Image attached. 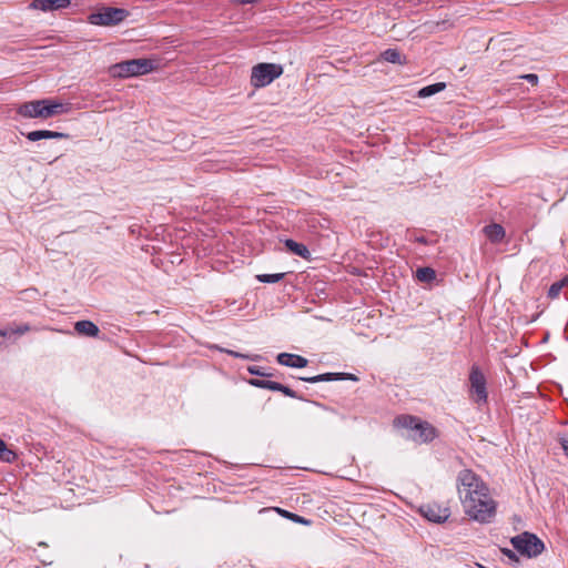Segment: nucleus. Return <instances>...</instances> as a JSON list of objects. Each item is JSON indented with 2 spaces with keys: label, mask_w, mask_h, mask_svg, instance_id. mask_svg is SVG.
<instances>
[{
  "label": "nucleus",
  "mask_w": 568,
  "mask_h": 568,
  "mask_svg": "<svg viewBox=\"0 0 568 568\" xmlns=\"http://www.w3.org/2000/svg\"><path fill=\"white\" fill-rule=\"evenodd\" d=\"M457 488L462 504L471 501L476 496H485L489 493L486 484L471 469H463L457 476Z\"/></svg>",
  "instance_id": "1"
},
{
  "label": "nucleus",
  "mask_w": 568,
  "mask_h": 568,
  "mask_svg": "<svg viewBox=\"0 0 568 568\" xmlns=\"http://www.w3.org/2000/svg\"><path fill=\"white\" fill-rule=\"evenodd\" d=\"M463 506L471 519L481 524L490 523L496 515V503L489 497L488 493H485V496L474 497L471 501Z\"/></svg>",
  "instance_id": "2"
},
{
  "label": "nucleus",
  "mask_w": 568,
  "mask_h": 568,
  "mask_svg": "<svg viewBox=\"0 0 568 568\" xmlns=\"http://www.w3.org/2000/svg\"><path fill=\"white\" fill-rule=\"evenodd\" d=\"M156 68L151 59L140 58L121 61L115 63L112 68V74L119 78H130L143 75L152 72Z\"/></svg>",
  "instance_id": "3"
},
{
  "label": "nucleus",
  "mask_w": 568,
  "mask_h": 568,
  "mask_svg": "<svg viewBox=\"0 0 568 568\" xmlns=\"http://www.w3.org/2000/svg\"><path fill=\"white\" fill-rule=\"evenodd\" d=\"M130 12L123 8L103 6L88 16V22L93 26L114 27L123 22Z\"/></svg>",
  "instance_id": "4"
},
{
  "label": "nucleus",
  "mask_w": 568,
  "mask_h": 568,
  "mask_svg": "<svg viewBox=\"0 0 568 568\" xmlns=\"http://www.w3.org/2000/svg\"><path fill=\"white\" fill-rule=\"evenodd\" d=\"M510 544L517 552L527 558L537 557L545 550L544 541L537 535L529 531L511 537Z\"/></svg>",
  "instance_id": "5"
},
{
  "label": "nucleus",
  "mask_w": 568,
  "mask_h": 568,
  "mask_svg": "<svg viewBox=\"0 0 568 568\" xmlns=\"http://www.w3.org/2000/svg\"><path fill=\"white\" fill-rule=\"evenodd\" d=\"M283 74V67L276 63H257L252 68L251 84L258 89L271 84Z\"/></svg>",
  "instance_id": "6"
},
{
  "label": "nucleus",
  "mask_w": 568,
  "mask_h": 568,
  "mask_svg": "<svg viewBox=\"0 0 568 568\" xmlns=\"http://www.w3.org/2000/svg\"><path fill=\"white\" fill-rule=\"evenodd\" d=\"M468 379L470 398L478 405L486 404L488 400L487 381L478 365H471Z\"/></svg>",
  "instance_id": "7"
},
{
  "label": "nucleus",
  "mask_w": 568,
  "mask_h": 568,
  "mask_svg": "<svg viewBox=\"0 0 568 568\" xmlns=\"http://www.w3.org/2000/svg\"><path fill=\"white\" fill-rule=\"evenodd\" d=\"M420 515L426 518L428 521L435 524L445 523L450 513L447 507H442L438 504H425L419 507Z\"/></svg>",
  "instance_id": "8"
},
{
  "label": "nucleus",
  "mask_w": 568,
  "mask_h": 568,
  "mask_svg": "<svg viewBox=\"0 0 568 568\" xmlns=\"http://www.w3.org/2000/svg\"><path fill=\"white\" fill-rule=\"evenodd\" d=\"M437 429L426 420H420L414 434H408V438L418 444L433 442L437 437Z\"/></svg>",
  "instance_id": "9"
},
{
  "label": "nucleus",
  "mask_w": 568,
  "mask_h": 568,
  "mask_svg": "<svg viewBox=\"0 0 568 568\" xmlns=\"http://www.w3.org/2000/svg\"><path fill=\"white\" fill-rule=\"evenodd\" d=\"M300 381L315 384L320 382H333V381H358V377L351 373H323L311 377H298Z\"/></svg>",
  "instance_id": "10"
},
{
  "label": "nucleus",
  "mask_w": 568,
  "mask_h": 568,
  "mask_svg": "<svg viewBox=\"0 0 568 568\" xmlns=\"http://www.w3.org/2000/svg\"><path fill=\"white\" fill-rule=\"evenodd\" d=\"M71 6V0H32L30 8L43 12L67 9Z\"/></svg>",
  "instance_id": "11"
},
{
  "label": "nucleus",
  "mask_w": 568,
  "mask_h": 568,
  "mask_svg": "<svg viewBox=\"0 0 568 568\" xmlns=\"http://www.w3.org/2000/svg\"><path fill=\"white\" fill-rule=\"evenodd\" d=\"M276 361L280 365L292 367V368H303L308 364V359L292 353H280L276 356Z\"/></svg>",
  "instance_id": "12"
},
{
  "label": "nucleus",
  "mask_w": 568,
  "mask_h": 568,
  "mask_svg": "<svg viewBox=\"0 0 568 568\" xmlns=\"http://www.w3.org/2000/svg\"><path fill=\"white\" fill-rule=\"evenodd\" d=\"M23 136H26L31 142H37L40 140L47 139H69L70 135L68 133L51 131V130H34L30 132H21Z\"/></svg>",
  "instance_id": "13"
},
{
  "label": "nucleus",
  "mask_w": 568,
  "mask_h": 568,
  "mask_svg": "<svg viewBox=\"0 0 568 568\" xmlns=\"http://www.w3.org/2000/svg\"><path fill=\"white\" fill-rule=\"evenodd\" d=\"M42 104V119H49L54 115L62 114L68 111V108L64 103L59 102L53 99H41Z\"/></svg>",
  "instance_id": "14"
},
{
  "label": "nucleus",
  "mask_w": 568,
  "mask_h": 568,
  "mask_svg": "<svg viewBox=\"0 0 568 568\" xmlns=\"http://www.w3.org/2000/svg\"><path fill=\"white\" fill-rule=\"evenodd\" d=\"M43 103L41 100L24 102L18 108V113L24 118L42 119Z\"/></svg>",
  "instance_id": "15"
},
{
  "label": "nucleus",
  "mask_w": 568,
  "mask_h": 568,
  "mask_svg": "<svg viewBox=\"0 0 568 568\" xmlns=\"http://www.w3.org/2000/svg\"><path fill=\"white\" fill-rule=\"evenodd\" d=\"M379 59L385 62L398 65H404L408 62L407 57L402 54V52L396 48H388L384 50L381 52Z\"/></svg>",
  "instance_id": "16"
},
{
  "label": "nucleus",
  "mask_w": 568,
  "mask_h": 568,
  "mask_svg": "<svg viewBox=\"0 0 568 568\" xmlns=\"http://www.w3.org/2000/svg\"><path fill=\"white\" fill-rule=\"evenodd\" d=\"M74 329L78 334L89 337H97L100 333V328L92 321L82 320L74 324Z\"/></svg>",
  "instance_id": "17"
},
{
  "label": "nucleus",
  "mask_w": 568,
  "mask_h": 568,
  "mask_svg": "<svg viewBox=\"0 0 568 568\" xmlns=\"http://www.w3.org/2000/svg\"><path fill=\"white\" fill-rule=\"evenodd\" d=\"M280 392L287 396V397H291V398H295V399H300V400H305V402H308L307 398H305L303 395L298 394L297 392H295L294 389H292L291 387L282 384L281 385V388H280ZM311 404H313L314 406L318 407V408H322L324 410H327V412H331V413H336V410L332 407H328L317 400H310Z\"/></svg>",
  "instance_id": "18"
},
{
  "label": "nucleus",
  "mask_w": 568,
  "mask_h": 568,
  "mask_svg": "<svg viewBox=\"0 0 568 568\" xmlns=\"http://www.w3.org/2000/svg\"><path fill=\"white\" fill-rule=\"evenodd\" d=\"M420 418L412 415H399L395 418L394 423L398 427L406 428L409 434H414L420 423Z\"/></svg>",
  "instance_id": "19"
},
{
  "label": "nucleus",
  "mask_w": 568,
  "mask_h": 568,
  "mask_svg": "<svg viewBox=\"0 0 568 568\" xmlns=\"http://www.w3.org/2000/svg\"><path fill=\"white\" fill-rule=\"evenodd\" d=\"M484 233L493 243H499L505 237V229L497 223L488 224L484 227Z\"/></svg>",
  "instance_id": "20"
},
{
  "label": "nucleus",
  "mask_w": 568,
  "mask_h": 568,
  "mask_svg": "<svg viewBox=\"0 0 568 568\" xmlns=\"http://www.w3.org/2000/svg\"><path fill=\"white\" fill-rule=\"evenodd\" d=\"M284 244H285V247L287 248V251L291 252L292 254L297 255L303 258H306V260H308L311 257L310 250L303 243L296 242L292 239H287V240H285Z\"/></svg>",
  "instance_id": "21"
},
{
  "label": "nucleus",
  "mask_w": 568,
  "mask_h": 568,
  "mask_svg": "<svg viewBox=\"0 0 568 568\" xmlns=\"http://www.w3.org/2000/svg\"><path fill=\"white\" fill-rule=\"evenodd\" d=\"M31 329L30 325L27 323H12L7 325L6 327H2V339L9 338L12 335H22Z\"/></svg>",
  "instance_id": "22"
},
{
  "label": "nucleus",
  "mask_w": 568,
  "mask_h": 568,
  "mask_svg": "<svg viewBox=\"0 0 568 568\" xmlns=\"http://www.w3.org/2000/svg\"><path fill=\"white\" fill-rule=\"evenodd\" d=\"M445 88H446L445 82H436V83H433V84H429V85H426V87H423L422 89H419L417 92V97L422 98V99L429 98L436 93L442 92Z\"/></svg>",
  "instance_id": "23"
},
{
  "label": "nucleus",
  "mask_w": 568,
  "mask_h": 568,
  "mask_svg": "<svg viewBox=\"0 0 568 568\" xmlns=\"http://www.w3.org/2000/svg\"><path fill=\"white\" fill-rule=\"evenodd\" d=\"M436 271L429 266L418 267L416 270V278L423 283H432L436 280Z\"/></svg>",
  "instance_id": "24"
},
{
  "label": "nucleus",
  "mask_w": 568,
  "mask_h": 568,
  "mask_svg": "<svg viewBox=\"0 0 568 568\" xmlns=\"http://www.w3.org/2000/svg\"><path fill=\"white\" fill-rule=\"evenodd\" d=\"M286 273H274V274H257L255 278L260 283L273 284L282 281L285 277Z\"/></svg>",
  "instance_id": "25"
},
{
  "label": "nucleus",
  "mask_w": 568,
  "mask_h": 568,
  "mask_svg": "<svg viewBox=\"0 0 568 568\" xmlns=\"http://www.w3.org/2000/svg\"><path fill=\"white\" fill-rule=\"evenodd\" d=\"M278 514H281L284 518L291 519L294 523L302 524V525H310L311 520L306 519L305 517H302L297 514L291 513L288 510L282 509V508H275Z\"/></svg>",
  "instance_id": "26"
},
{
  "label": "nucleus",
  "mask_w": 568,
  "mask_h": 568,
  "mask_svg": "<svg viewBox=\"0 0 568 568\" xmlns=\"http://www.w3.org/2000/svg\"><path fill=\"white\" fill-rule=\"evenodd\" d=\"M568 282V276L561 281H558V282H555L550 285L549 290H548V297L549 298H556L559 296L561 290L564 288V286L567 284Z\"/></svg>",
  "instance_id": "27"
},
{
  "label": "nucleus",
  "mask_w": 568,
  "mask_h": 568,
  "mask_svg": "<svg viewBox=\"0 0 568 568\" xmlns=\"http://www.w3.org/2000/svg\"><path fill=\"white\" fill-rule=\"evenodd\" d=\"M220 352L226 353L235 358H243V359H250V361H258L261 358L260 355H250V354H243L236 351L226 349L222 347H217Z\"/></svg>",
  "instance_id": "28"
},
{
  "label": "nucleus",
  "mask_w": 568,
  "mask_h": 568,
  "mask_svg": "<svg viewBox=\"0 0 568 568\" xmlns=\"http://www.w3.org/2000/svg\"><path fill=\"white\" fill-rule=\"evenodd\" d=\"M17 458L18 454L10 449L2 440V463H13Z\"/></svg>",
  "instance_id": "29"
},
{
  "label": "nucleus",
  "mask_w": 568,
  "mask_h": 568,
  "mask_svg": "<svg viewBox=\"0 0 568 568\" xmlns=\"http://www.w3.org/2000/svg\"><path fill=\"white\" fill-rule=\"evenodd\" d=\"M247 372L251 375H254V376H261V377H272V376H274L273 373L264 372V368L261 367V366H248L247 367Z\"/></svg>",
  "instance_id": "30"
},
{
  "label": "nucleus",
  "mask_w": 568,
  "mask_h": 568,
  "mask_svg": "<svg viewBox=\"0 0 568 568\" xmlns=\"http://www.w3.org/2000/svg\"><path fill=\"white\" fill-rule=\"evenodd\" d=\"M409 240L423 245H433L437 242L436 240H430L427 236L416 234L410 235Z\"/></svg>",
  "instance_id": "31"
},
{
  "label": "nucleus",
  "mask_w": 568,
  "mask_h": 568,
  "mask_svg": "<svg viewBox=\"0 0 568 568\" xmlns=\"http://www.w3.org/2000/svg\"><path fill=\"white\" fill-rule=\"evenodd\" d=\"M267 381L268 379L264 378H252L248 381V384L257 388L266 389Z\"/></svg>",
  "instance_id": "32"
},
{
  "label": "nucleus",
  "mask_w": 568,
  "mask_h": 568,
  "mask_svg": "<svg viewBox=\"0 0 568 568\" xmlns=\"http://www.w3.org/2000/svg\"><path fill=\"white\" fill-rule=\"evenodd\" d=\"M558 443L564 452V455L568 458V436L559 435Z\"/></svg>",
  "instance_id": "33"
},
{
  "label": "nucleus",
  "mask_w": 568,
  "mask_h": 568,
  "mask_svg": "<svg viewBox=\"0 0 568 568\" xmlns=\"http://www.w3.org/2000/svg\"><path fill=\"white\" fill-rule=\"evenodd\" d=\"M500 551H501V554L504 556H506L511 561H516L517 562L519 560L517 554L514 550L509 549V548H501Z\"/></svg>",
  "instance_id": "34"
},
{
  "label": "nucleus",
  "mask_w": 568,
  "mask_h": 568,
  "mask_svg": "<svg viewBox=\"0 0 568 568\" xmlns=\"http://www.w3.org/2000/svg\"><path fill=\"white\" fill-rule=\"evenodd\" d=\"M520 78L526 80L531 85H536L538 83V75L535 73H527L521 75Z\"/></svg>",
  "instance_id": "35"
},
{
  "label": "nucleus",
  "mask_w": 568,
  "mask_h": 568,
  "mask_svg": "<svg viewBox=\"0 0 568 568\" xmlns=\"http://www.w3.org/2000/svg\"><path fill=\"white\" fill-rule=\"evenodd\" d=\"M281 385L282 384L278 382L267 381L266 389L273 390V392H280Z\"/></svg>",
  "instance_id": "36"
},
{
  "label": "nucleus",
  "mask_w": 568,
  "mask_h": 568,
  "mask_svg": "<svg viewBox=\"0 0 568 568\" xmlns=\"http://www.w3.org/2000/svg\"><path fill=\"white\" fill-rule=\"evenodd\" d=\"M9 499H12V497L9 496L7 493H2V500H1L2 507H4L6 505L9 504Z\"/></svg>",
  "instance_id": "37"
},
{
  "label": "nucleus",
  "mask_w": 568,
  "mask_h": 568,
  "mask_svg": "<svg viewBox=\"0 0 568 568\" xmlns=\"http://www.w3.org/2000/svg\"><path fill=\"white\" fill-rule=\"evenodd\" d=\"M41 562H42L43 565H50V564L52 562V560L47 561V560L42 559V560H41Z\"/></svg>",
  "instance_id": "38"
},
{
  "label": "nucleus",
  "mask_w": 568,
  "mask_h": 568,
  "mask_svg": "<svg viewBox=\"0 0 568 568\" xmlns=\"http://www.w3.org/2000/svg\"><path fill=\"white\" fill-rule=\"evenodd\" d=\"M39 546L47 547V544H45V542H43V541H40V542H39Z\"/></svg>",
  "instance_id": "39"
}]
</instances>
